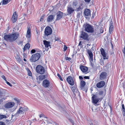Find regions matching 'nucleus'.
Wrapping results in <instances>:
<instances>
[{"label": "nucleus", "mask_w": 125, "mask_h": 125, "mask_svg": "<svg viewBox=\"0 0 125 125\" xmlns=\"http://www.w3.org/2000/svg\"><path fill=\"white\" fill-rule=\"evenodd\" d=\"M95 15V14H93V16L92 17L94 18V16Z\"/></svg>", "instance_id": "obj_57"}, {"label": "nucleus", "mask_w": 125, "mask_h": 125, "mask_svg": "<svg viewBox=\"0 0 125 125\" xmlns=\"http://www.w3.org/2000/svg\"><path fill=\"white\" fill-rule=\"evenodd\" d=\"M77 3L76 2H74L73 3V6H74L76 8V7L77 6Z\"/></svg>", "instance_id": "obj_46"}, {"label": "nucleus", "mask_w": 125, "mask_h": 125, "mask_svg": "<svg viewBox=\"0 0 125 125\" xmlns=\"http://www.w3.org/2000/svg\"><path fill=\"white\" fill-rule=\"evenodd\" d=\"M103 98V96L102 97V98H101V99H102Z\"/></svg>", "instance_id": "obj_63"}, {"label": "nucleus", "mask_w": 125, "mask_h": 125, "mask_svg": "<svg viewBox=\"0 0 125 125\" xmlns=\"http://www.w3.org/2000/svg\"><path fill=\"white\" fill-rule=\"evenodd\" d=\"M52 32V30L51 28L49 26L46 27L44 30V35L47 36L51 35Z\"/></svg>", "instance_id": "obj_6"}, {"label": "nucleus", "mask_w": 125, "mask_h": 125, "mask_svg": "<svg viewBox=\"0 0 125 125\" xmlns=\"http://www.w3.org/2000/svg\"><path fill=\"white\" fill-rule=\"evenodd\" d=\"M104 93V92L103 91H99V95H103Z\"/></svg>", "instance_id": "obj_37"}, {"label": "nucleus", "mask_w": 125, "mask_h": 125, "mask_svg": "<svg viewBox=\"0 0 125 125\" xmlns=\"http://www.w3.org/2000/svg\"><path fill=\"white\" fill-rule=\"evenodd\" d=\"M7 116L5 115H0V120L3 119V118H6Z\"/></svg>", "instance_id": "obj_33"}, {"label": "nucleus", "mask_w": 125, "mask_h": 125, "mask_svg": "<svg viewBox=\"0 0 125 125\" xmlns=\"http://www.w3.org/2000/svg\"><path fill=\"white\" fill-rule=\"evenodd\" d=\"M67 11L68 15H70L73 13L74 11V9L70 6L67 7Z\"/></svg>", "instance_id": "obj_15"}, {"label": "nucleus", "mask_w": 125, "mask_h": 125, "mask_svg": "<svg viewBox=\"0 0 125 125\" xmlns=\"http://www.w3.org/2000/svg\"><path fill=\"white\" fill-rule=\"evenodd\" d=\"M95 125V124H94V125Z\"/></svg>", "instance_id": "obj_64"}, {"label": "nucleus", "mask_w": 125, "mask_h": 125, "mask_svg": "<svg viewBox=\"0 0 125 125\" xmlns=\"http://www.w3.org/2000/svg\"><path fill=\"white\" fill-rule=\"evenodd\" d=\"M1 77L5 81H7V80L6 79L5 77V76L4 75H2L1 76Z\"/></svg>", "instance_id": "obj_41"}, {"label": "nucleus", "mask_w": 125, "mask_h": 125, "mask_svg": "<svg viewBox=\"0 0 125 125\" xmlns=\"http://www.w3.org/2000/svg\"><path fill=\"white\" fill-rule=\"evenodd\" d=\"M81 15V14L80 13H78L77 15V17L78 18H79Z\"/></svg>", "instance_id": "obj_44"}, {"label": "nucleus", "mask_w": 125, "mask_h": 125, "mask_svg": "<svg viewBox=\"0 0 125 125\" xmlns=\"http://www.w3.org/2000/svg\"><path fill=\"white\" fill-rule=\"evenodd\" d=\"M55 41H58L59 40V38H58L55 37Z\"/></svg>", "instance_id": "obj_52"}, {"label": "nucleus", "mask_w": 125, "mask_h": 125, "mask_svg": "<svg viewBox=\"0 0 125 125\" xmlns=\"http://www.w3.org/2000/svg\"><path fill=\"white\" fill-rule=\"evenodd\" d=\"M23 60H24V61L25 62H26V60L25 59V58Z\"/></svg>", "instance_id": "obj_59"}, {"label": "nucleus", "mask_w": 125, "mask_h": 125, "mask_svg": "<svg viewBox=\"0 0 125 125\" xmlns=\"http://www.w3.org/2000/svg\"><path fill=\"white\" fill-rule=\"evenodd\" d=\"M81 44H82V42H79V45H81Z\"/></svg>", "instance_id": "obj_56"}, {"label": "nucleus", "mask_w": 125, "mask_h": 125, "mask_svg": "<svg viewBox=\"0 0 125 125\" xmlns=\"http://www.w3.org/2000/svg\"><path fill=\"white\" fill-rule=\"evenodd\" d=\"M85 2L86 3H89L90 1L91 0H84Z\"/></svg>", "instance_id": "obj_50"}, {"label": "nucleus", "mask_w": 125, "mask_h": 125, "mask_svg": "<svg viewBox=\"0 0 125 125\" xmlns=\"http://www.w3.org/2000/svg\"><path fill=\"white\" fill-rule=\"evenodd\" d=\"M63 13L60 11H59L56 14V20H59L62 18L63 16Z\"/></svg>", "instance_id": "obj_12"}, {"label": "nucleus", "mask_w": 125, "mask_h": 125, "mask_svg": "<svg viewBox=\"0 0 125 125\" xmlns=\"http://www.w3.org/2000/svg\"><path fill=\"white\" fill-rule=\"evenodd\" d=\"M107 73L105 72H102L100 75V79L101 80L105 79L107 76Z\"/></svg>", "instance_id": "obj_24"}, {"label": "nucleus", "mask_w": 125, "mask_h": 125, "mask_svg": "<svg viewBox=\"0 0 125 125\" xmlns=\"http://www.w3.org/2000/svg\"><path fill=\"white\" fill-rule=\"evenodd\" d=\"M84 13L85 16H90L91 15L90 10L88 9H86L84 10Z\"/></svg>", "instance_id": "obj_28"}, {"label": "nucleus", "mask_w": 125, "mask_h": 125, "mask_svg": "<svg viewBox=\"0 0 125 125\" xmlns=\"http://www.w3.org/2000/svg\"><path fill=\"white\" fill-rule=\"evenodd\" d=\"M67 80L69 84L71 85L74 84V82L72 77L71 76H69L67 79Z\"/></svg>", "instance_id": "obj_17"}, {"label": "nucleus", "mask_w": 125, "mask_h": 125, "mask_svg": "<svg viewBox=\"0 0 125 125\" xmlns=\"http://www.w3.org/2000/svg\"><path fill=\"white\" fill-rule=\"evenodd\" d=\"M40 56V54L39 53L33 54L31 56L30 60L31 62H35L39 59Z\"/></svg>", "instance_id": "obj_3"}, {"label": "nucleus", "mask_w": 125, "mask_h": 125, "mask_svg": "<svg viewBox=\"0 0 125 125\" xmlns=\"http://www.w3.org/2000/svg\"><path fill=\"white\" fill-rule=\"evenodd\" d=\"M43 44L45 45V48L46 50L48 51L51 47L50 44V42L44 40L43 41Z\"/></svg>", "instance_id": "obj_10"}, {"label": "nucleus", "mask_w": 125, "mask_h": 125, "mask_svg": "<svg viewBox=\"0 0 125 125\" xmlns=\"http://www.w3.org/2000/svg\"><path fill=\"white\" fill-rule=\"evenodd\" d=\"M67 48V47L65 45H64V48H63L64 51H66Z\"/></svg>", "instance_id": "obj_45"}, {"label": "nucleus", "mask_w": 125, "mask_h": 125, "mask_svg": "<svg viewBox=\"0 0 125 125\" xmlns=\"http://www.w3.org/2000/svg\"><path fill=\"white\" fill-rule=\"evenodd\" d=\"M88 35L87 33L83 31L82 32L80 36L81 38L84 40H87L88 39Z\"/></svg>", "instance_id": "obj_14"}, {"label": "nucleus", "mask_w": 125, "mask_h": 125, "mask_svg": "<svg viewBox=\"0 0 125 125\" xmlns=\"http://www.w3.org/2000/svg\"><path fill=\"white\" fill-rule=\"evenodd\" d=\"M80 68L82 72L83 73L86 72L88 71L87 67L83 65L81 66L80 67Z\"/></svg>", "instance_id": "obj_23"}, {"label": "nucleus", "mask_w": 125, "mask_h": 125, "mask_svg": "<svg viewBox=\"0 0 125 125\" xmlns=\"http://www.w3.org/2000/svg\"><path fill=\"white\" fill-rule=\"evenodd\" d=\"M44 14H43L42 15V16L41 17V18L40 19V21H42L43 20V18H44Z\"/></svg>", "instance_id": "obj_40"}, {"label": "nucleus", "mask_w": 125, "mask_h": 125, "mask_svg": "<svg viewBox=\"0 0 125 125\" xmlns=\"http://www.w3.org/2000/svg\"><path fill=\"white\" fill-rule=\"evenodd\" d=\"M105 84V82L103 81H101L98 83L96 84L97 87L100 88L104 86Z\"/></svg>", "instance_id": "obj_21"}, {"label": "nucleus", "mask_w": 125, "mask_h": 125, "mask_svg": "<svg viewBox=\"0 0 125 125\" xmlns=\"http://www.w3.org/2000/svg\"><path fill=\"white\" fill-rule=\"evenodd\" d=\"M79 78L80 79L82 80L83 79V77L81 76H79Z\"/></svg>", "instance_id": "obj_53"}, {"label": "nucleus", "mask_w": 125, "mask_h": 125, "mask_svg": "<svg viewBox=\"0 0 125 125\" xmlns=\"http://www.w3.org/2000/svg\"><path fill=\"white\" fill-rule=\"evenodd\" d=\"M97 31H99V30H97Z\"/></svg>", "instance_id": "obj_62"}, {"label": "nucleus", "mask_w": 125, "mask_h": 125, "mask_svg": "<svg viewBox=\"0 0 125 125\" xmlns=\"http://www.w3.org/2000/svg\"><path fill=\"white\" fill-rule=\"evenodd\" d=\"M50 84L49 81L47 79H45L43 82L42 86L45 88H48L50 86Z\"/></svg>", "instance_id": "obj_13"}, {"label": "nucleus", "mask_w": 125, "mask_h": 125, "mask_svg": "<svg viewBox=\"0 0 125 125\" xmlns=\"http://www.w3.org/2000/svg\"><path fill=\"white\" fill-rule=\"evenodd\" d=\"M71 88L74 94L76 95L77 94L78 95H79L80 94V93L78 90L76 85H74L73 86H71Z\"/></svg>", "instance_id": "obj_11"}, {"label": "nucleus", "mask_w": 125, "mask_h": 125, "mask_svg": "<svg viewBox=\"0 0 125 125\" xmlns=\"http://www.w3.org/2000/svg\"><path fill=\"white\" fill-rule=\"evenodd\" d=\"M16 101H17V103L18 104H19L20 103V102L19 100H16Z\"/></svg>", "instance_id": "obj_55"}, {"label": "nucleus", "mask_w": 125, "mask_h": 125, "mask_svg": "<svg viewBox=\"0 0 125 125\" xmlns=\"http://www.w3.org/2000/svg\"><path fill=\"white\" fill-rule=\"evenodd\" d=\"M122 106V108L121 109V110L122 111V113L123 114L124 116H125V107L124 105L123 104L121 103Z\"/></svg>", "instance_id": "obj_30"}, {"label": "nucleus", "mask_w": 125, "mask_h": 125, "mask_svg": "<svg viewBox=\"0 0 125 125\" xmlns=\"http://www.w3.org/2000/svg\"><path fill=\"white\" fill-rule=\"evenodd\" d=\"M6 83H7V84H8V85H9L11 87L12 86V85L10 83H9V82H8L7 81H7H6Z\"/></svg>", "instance_id": "obj_48"}, {"label": "nucleus", "mask_w": 125, "mask_h": 125, "mask_svg": "<svg viewBox=\"0 0 125 125\" xmlns=\"http://www.w3.org/2000/svg\"><path fill=\"white\" fill-rule=\"evenodd\" d=\"M17 16L16 14V12L15 11L13 13L12 20L13 23L15 22L17 19Z\"/></svg>", "instance_id": "obj_25"}, {"label": "nucleus", "mask_w": 125, "mask_h": 125, "mask_svg": "<svg viewBox=\"0 0 125 125\" xmlns=\"http://www.w3.org/2000/svg\"><path fill=\"white\" fill-rule=\"evenodd\" d=\"M76 10L77 11H81L84 8V6L83 4L80 3L78 4L77 6L76 7Z\"/></svg>", "instance_id": "obj_18"}, {"label": "nucleus", "mask_w": 125, "mask_h": 125, "mask_svg": "<svg viewBox=\"0 0 125 125\" xmlns=\"http://www.w3.org/2000/svg\"><path fill=\"white\" fill-rule=\"evenodd\" d=\"M28 108L27 107L23 108L21 107L19 108V110L15 114L16 116H18L20 114H21L24 113L25 112L28 110Z\"/></svg>", "instance_id": "obj_5"}, {"label": "nucleus", "mask_w": 125, "mask_h": 125, "mask_svg": "<svg viewBox=\"0 0 125 125\" xmlns=\"http://www.w3.org/2000/svg\"><path fill=\"white\" fill-rule=\"evenodd\" d=\"M88 53L89 54V60L90 61L91 65L93 67L94 66V62H93V53L91 51L88 50L87 51Z\"/></svg>", "instance_id": "obj_8"}, {"label": "nucleus", "mask_w": 125, "mask_h": 125, "mask_svg": "<svg viewBox=\"0 0 125 125\" xmlns=\"http://www.w3.org/2000/svg\"><path fill=\"white\" fill-rule=\"evenodd\" d=\"M0 97L1 98V99L0 100H1L2 101L5 99L6 98L4 95V94H3L0 91Z\"/></svg>", "instance_id": "obj_31"}, {"label": "nucleus", "mask_w": 125, "mask_h": 125, "mask_svg": "<svg viewBox=\"0 0 125 125\" xmlns=\"http://www.w3.org/2000/svg\"><path fill=\"white\" fill-rule=\"evenodd\" d=\"M122 51H123V52L124 53V54H125V47L124 49Z\"/></svg>", "instance_id": "obj_54"}, {"label": "nucleus", "mask_w": 125, "mask_h": 125, "mask_svg": "<svg viewBox=\"0 0 125 125\" xmlns=\"http://www.w3.org/2000/svg\"><path fill=\"white\" fill-rule=\"evenodd\" d=\"M18 125H21V123H20Z\"/></svg>", "instance_id": "obj_60"}, {"label": "nucleus", "mask_w": 125, "mask_h": 125, "mask_svg": "<svg viewBox=\"0 0 125 125\" xmlns=\"http://www.w3.org/2000/svg\"><path fill=\"white\" fill-rule=\"evenodd\" d=\"M18 32H15L10 34L5 35L3 37L4 40L7 42H13L17 40L19 36Z\"/></svg>", "instance_id": "obj_1"}, {"label": "nucleus", "mask_w": 125, "mask_h": 125, "mask_svg": "<svg viewBox=\"0 0 125 125\" xmlns=\"http://www.w3.org/2000/svg\"><path fill=\"white\" fill-rule=\"evenodd\" d=\"M0 125H5V124L4 122H0Z\"/></svg>", "instance_id": "obj_49"}, {"label": "nucleus", "mask_w": 125, "mask_h": 125, "mask_svg": "<svg viewBox=\"0 0 125 125\" xmlns=\"http://www.w3.org/2000/svg\"><path fill=\"white\" fill-rule=\"evenodd\" d=\"M36 72L39 74H43L45 72V69L42 66L38 65L36 67Z\"/></svg>", "instance_id": "obj_4"}, {"label": "nucleus", "mask_w": 125, "mask_h": 125, "mask_svg": "<svg viewBox=\"0 0 125 125\" xmlns=\"http://www.w3.org/2000/svg\"><path fill=\"white\" fill-rule=\"evenodd\" d=\"M31 36V29L30 27H29L27 29L26 37L29 40L30 39Z\"/></svg>", "instance_id": "obj_20"}, {"label": "nucleus", "mask_w": 125, "mask_h": 125, "mask_svg": "<svg viewBox=\"0 0 125 125\" xmlns=\"http://www.w3.org/2000/svg\"><path fill=\"white\" fill-rule=\"evenodd\" d=\"M8 2V0H3L2 2V4L3 5H5L7 4Z\"/></svg>", "instance_id": "obj_34"}, {"label": "nucleus", "mask_w": 125, "mask_h": 125, "mask_svg": "<svg viewBox=\"0 0 125 125\" xmlns=\"http://www.w3.org/2000/svg\"><path fill=\"white\" fill-rule=\"evenodd\" d=\"M54 17L53 15H49L48 17L47 21L48 22H50L52 21L53 20Z\"/></svg>", "instance_id": "obj_27"}, {"label": "nucleus", "mask_w": 125, "mask_h": 125, "mask_svg": "<svg viewBox=\"0 0 125 125\" xmlns=\"http://www.w3.org/2000/svg\"><path fill=\"white\" fill-rule=\"evenodd\" d=\"M110 27L109 28V32L111 34L114 29V26L113 25V22L112 21L110 22L109 24Z\"/></svg>", "instance_id": "obj_26"}, {"label": "nucleus", "mask_w": 125, "mask_h": 125, "mask_svg": "<svg viewBox=\"0 0 125 125\" xmlns=\"http://www.w3.org/2000/svg\"><path fill=\"white\" fill-rule=\"evenodd\" d=\"M57 76L59 77V78H60L61 80L62 81H63V79L62 78L61 75L59 74L58 73L57 74Z\"/></svg>", "instance_id": "obj_39"}, {"label": "nucleus", "mask_w": 125, "mask_h": 125, "mask_svg": "<svg viewBox=\"0 0 125 125\" xmlns=\"http://www.w3.org/2000/svg\"><path fill=\"white\" fill-rule=\"evenodd\" d=\"M36 51L35 49L32 50L31 52V54L34 53Z\"/></svg>", "instance_id": "obj_43"}, {"label": "nucleus", "mask_w": 125, "mask_h": 125, "mask_svg": "<svg viewBox=\"0 0 125 125\" xmlns=\"http://www.w3.org/2000/svg\"><path fill=\"white\" fill-rule=\"evenodd\" d=\"M84 27V30L87 32L89 33H92L94 31V28L92 25L87 23L83 25Z\"/></svg>", "instance_id": "obj_2"}, {"label": "nucleus", "mask_w": 125, "mask_h": 125, "mask_svg": "<svg viewBox=\"0 0 125 125\" xmlns=\"http://www.w3.org/2000/svg\"><path fill=\"white\" fill-rule=\"evenodd\" d=\"M15 103L13 102H10L6 103L4 106L5 108H9L12 107L14 105Z\"/></svg>", "instance_id": "obj_16"}, {"label": "nucleus", "mask_w": 125, "mask_h": 125, "mask_svg": "<svg viewBox=\"0 0 125 125\" xmlns=\"http://www.w3.org/2000/svg\"><path fill=\"white\" fill-rule=\"evenodd\" d=\"M26 14H24V15L25 16H26Z\"/></svg>", "instance_id": "obj_61"}, {"label": "nucleus", "mask_w": 125, "mask_h": 125, "mask_svg": "<svg viewBox=\"0 0 125 125\" xmlns=\"http://www.w3.org/2000/svg\"><path fill=\"white\" fill-rule=\"evenodd\" d=\"M30 44L29 43H27L25 45L24 48V51H25L26 49H29L30 47Z\"/></svg>", "instance_id": "obj_32"}, {"label": "nucleus", "mask_w": 125, "mask_h": 125, "mask_svg": "<svg viewBox=\"0 0 125 125\" xmlns=\"http://www.w3.org/2000/svg\"><path fill=\"white\" fill-rule=\"evenodd\" d=\"M84 78L86 79H89V77L88 76H85L84 77Z\"/></svg>", "instance_id": "obj_51"}, {"label": "nucleus", "mask_w": 125, "mask_h": 125, "mask_svg": "<svg viewBox=\"0 0 125 125\" xmlns=\"http://www.w3.org/2000/svg\"><path fill=\"white\" fill-rule=\"evenodd\" d=\"M100 51L101 52V54L103 56L104 59H107L108 58L107 57H106V54L105 52L104 51V50L103 49V48H102L100 49Z\"/></svg>", "instance_id": "obj_22"}, {"label": "nucleus", "mask_w": 125, "mask_h": 125, "mask_svg": "<svg viewBox=\"0 0 125 125\" xmlns=\"http://www.w3.org/2000/svg\"><path fill=\"white\" fill-rule=\"evenodd\" d=\"M85 85V82L83 81L82 80L81 81L80 83V87L81 89L84 90V88Z\"/></svg>", "instance_id": "obj_29"}, {"label": "nucleus", "mask_w": 125, "mask_h": 125, "mask_svg": "<svg viewBox=\"0 0 125 125\" xmlns=\"http://www.w3.org/2000/svg\"><path fill=\"white\" fill-rule=\"evenodd\" d=\"M15 57L16 59L18 61L20 62L21 61V59L20 57L19 56L17 55Z\"/></svg>", "instance_id": "obj_36"}, {"label": "nucleus", "mask_w": 125, "mask_h": 125, "mask_svg": "<svg viewBox=\"0 0 125 125\" xmlns=\"http://www.w3.org/2000/svg\"><path fill=\"white\" fill-rule=\"evenodd\" d=\"M88 123L91 125H93L94 124L92 123V122L90 120H88L87 121Z\"/></svg>", "instance_id": "obj_38"}, {"label": "nucleus", "mask_w": 125, "mask_h": 125, "mask_svg": "<svg viewBox=\"0 0 125 125\" xmlns=\"http://www.w3.org/2000/svg\"><path fill=\"white\" fill-rule=\"evenodd\" d=\"M65 58L66 60H68L69 61L71 60V58L68 57H66Z\"/></svg>", "instance_id": "obj_47"}, {"label": "nucleus", "mask_w": 125, "mask_h": 125, "mask_svg": "<svg viewBox=\"0 0 125 125\" xmlns=\"http://www.w3.org/2000/svg\"><path fill=\"white\" fill-rule=\"evenodd\" d=\"M27 71L28 75L29 76H31V73L30 70L29 69H27Z\"/></svg>", "instance_id": "obj_35"}, {"label": "nucleus", "mask_w": 125, "mask_h": 125, "mask_svg": "<svg viewBox=\"0 0 125 125\" xmlns=\"http://www.w3.org/2000/svg\"><path fill=\"white\" fill-rule=\"evenodd\" d=\"M2 102V100H0V104Z\"/></svg>", "instance_id": "obj_58"}, {"label": "nucleus", "mask_w": 125, "mask_h": 125, "mask_svg": "<svg viewBox=\"0 0 125 125\" xmlns=\"http://www.w3.org/2000/svg\"><path fill=\"white\" fill-rule=\"evenodd\" d=\"M39 117H40V118H41L42 117H44V118H46V119L47 118V117H45V115H44L43 114H42L40 115Z\"/></svg>", "instance_id": "obj_42"}, {"label": "nucleus", "mask_w": 125, "mask_h": 125, "mask_svg": "<svg viewBox=\"0 0 125 125\" xmlns=\"http://www.w3.org/2000/svg\"><path fill=\"white\" fill-rule=\"evenodd\" d=\"M92 102L95 104H96L99 102L100 98L98 97L97 94H92Z\"/></svg>", "instance_id": "obj_7"}, {"label": "nucleus", "mask_w": 125, "mask_h": 125, "mask_svg": "<svg viewBox=\"0 0 125 125\" xmlns=\"http://www.w3.org/2000/svg\"><path fill=\"white\" fill-rule=\"evenodd\" d=\"M46 77L47 75H41L37 77L36 79L37 83L40 84L41 82L46 78Z\"/></svg>", "instance_id": "obj_9"}, {"label": "nucleus", "mask_w": 125, "mask_h": 125, "mask_svg": "<svg viewBox=\"0 0 125 125\" xmlns=\"http://www.w3.org/2000/svg\"><path fill=\"white\" fill-rule=\"evenodd\" d=\"M103 31V28L102 27H100V29L98 28L96 29L95 31V34L97 35L102 33Z\"/></svg>", "instance_id": "obj_19"}]
</instances>
